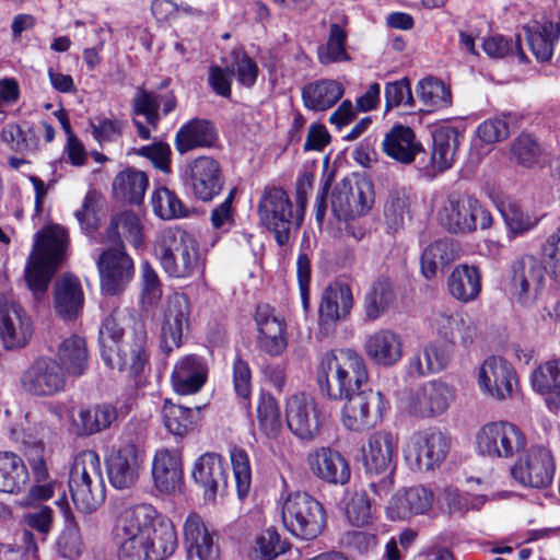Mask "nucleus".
<instances>
[{"mask_svg":"<svg viewBox=\"0 0 560 560\" xmlns=\"http://www.w3.org/2000/svg\"><path fill=\"white\" fill-rule=\"evenodd\" d=\"M368 380L369 371L363 355L351 348L326 352L316 369L320 393L334 400H342L362 390Z\"/></svg>","mask_w":560,"mask_h":560,"instance_id":"1","label":"nucleus"},{"mask_svg":"<svg viewBox=\"0 0 560 560\" xmlns=\"http://www.w3.org/2000/svg\"><path fill=\"white\" fill-rule=\"evenodd\" d=\"M154 256L164 272L175 279L201 273L203 260L196 238L179 228H166L155 237Z\"/></svg>","mask_w":560,"mask_h":560,"instance_id":"2","label":"nucleus"},{"mask_svg":"<svg viewBox=\"0 0 560 560\" xmlns=\"http://www.w3.org/2000/svg\"><path fill=\"white\" fill-rule=\"evenodd\" d=\"M68 233L59 225L35 235L33 250L25 266V280L36 299L45 294L55 272L62 264Z\"/></svg>","mask_w":560,"mask_h":560,"instance_id":"3","label":"nucleus"},{"mask_svg":"<svg viewBox=\"0 0 560 560\" xmlns=\"http://www.w3.org/2000/svg\"><path fill=\"white\" fill-rule=\"evenodd\" d=\"M68 483L78 511L89 514L103 503L105 485L100 457L94 451H83L74 457Z\"/></svg>","mask_w":560,"mask_h":560,"instance_id":"4","label":"nucleus"},{"mask_svg":"<svg viewBox=\"0 0 560 560\" xmlns=\"http://www.w3.org/2000/svg\"><path fill=\"white\" fill-rule=\"evenodd\" d=\"M257 211L260 223L273 233L279 246L287 245L303 222V212H293L289 195L280 187L265 188Z\"/></svg>","mask_w":560,"mask_h":560,"instance_id":"5","label":"nucleus"},{"mask_svg":"<svg viewBox=\"0 0 560 560\" xmlns=\"http://www.w3.org/2000/svg\"><path fill=\"white\" fill-rule=\"evenodd\" d=\"M281 516L287 530L302 540L315 539L326 523L323 505L306 492L290 493L282 504Z\"/></svg>","mask_w":560,"mask_h":560,"instance_id":"6","label":"nucleus"},{"mask_svg":"<svg viewBox=\"0 0 560 560\" xmlns=\"http://www.w3.org/2000/svg\"><path fill=\"white\" fill-rule=\"evenodd\" d=\"M396 450L397 439L388 431L372 433L362 446L365 471L370 475H384L378 483L371 482L370 485L371 490L378 497L385 495L390 491Z\"/></svg>","mask_w":560,"mask_h":560,"instance_id":"7","label":"nucleus"},{"mask_svg":"<svg viewBox=\"0 0 560 560\" xmlns=\"http://www.w3.org/2000/svg\"><path fill=\"white\" fill-rule=\"evenodd\" d=\"M448 438L435 428L413 432L405 442V460L413 470H433L446 458Z\"/></svg>","mask_w":560,"mask_h":560,"instance_id":"8","label":"nucleus"},{"mask_svg":"<svg viewBox=\"0 0 560 560\" xmlns=\"http://www.w3.org/2000/svg\"><path fill=\"white\" fill-rule=\"evenodd\" d=\"M439 221L451 233H469L490 228L492 217L476 198L451 195L439 211Z\"/></svg>","mask_w":560,"mask_h":560,"instance_id":"9","label":"nucleus"},{"mask_svg":"<svg viewBox=\"0 0 560 560\" xmlns=\"http://www.w3.org/2000/svg\"><path fill=\"white\" fill-rule=\"evenodd\" d=\"M476 445L482 456L510 459L525 450L526 436L511 422H490L478 431Z\"/></svg>","mask_w":560,"mask_h":560,"instance_id":"10","label":"nucleus"},{"mask_svg":"<svg viewBox=\"0 0 560 560\" xmlns=\"http://www.w3.org/2000/svg\"><path fill=\"white\" fill-rule=\"evenodd\" d=\"M375 194L372 182L360 177L354 182L342 179L331 194V211L338 220H351L370 212Z\"/></svg>","mask_w":560,"mask_h":560,"instance_id":"11","label":"nucleus"},{"mask_svg":"<svg viewBox=\"0 0 560 560\" xmlns=\"http://www.w3.org/2000/svg\"><path fill=\"white\" fill-rule=\"evenodd\" d=\"M342 423L350 431H364L376 427L386 409L385 397L381 392L362 389L343 397Z\"/></svg>","mask_w":560,"mask_h":560,"instance_id":"12","label":"nucleus"},{"mask_svg":"<svg viewBox=\"0 0 560 560\" xmlns=\"http://www.w3.org/2000/svg\"><path fill=\"white\" fill-rule=\"evenodd\" d=\"M102 360L112 370L127 371L132 377L140 375L149 362L148 335L144 326L135 325L130 340L115 349L103 350Z\"/></svg>","mask_w":560,"mask_h":560,"instance_id":"13","label":"nucleus"},{"mask_svg":"<svg viewBox=\"0 0 560 560\" xmlns=\"http://www.w3.org/2000/svg\"><path fill=\"white\" fill-rule=\"evenodd\" d=\"M512 478L523 487L544 489L555 476V463L550 451L532 446L510 468Z\"/></svg>","mask_w":560,"mask_h":560,"instance_id":"14","label":"nucleus"},{"mask_svg":"<svg viewBox=\"0 0 560 560\" xmlns=\"http://www.w3.org/2000/svg\"><path fill=\"white\" fill-rule=\"evenodd\" d=\"M184 182L198 200L208 202L221 192L224 186V176L220 163L215 159L201 155L185 166Z\"/></svg>","mask_w":560,"mask_h":560,"instance_id":"15","label":"nucleus"},{"mask_svg":"<svg viewBox=\"0 0 560 560\" xmlns=\"http://www.w3.org/2000/svg\"><path fill=\"white\" fill-rule=\"evenodd\" d=\"M285 418L289 430L301 441H314L320 432V410L314 398L304 393L287 400Z\"/></svg>","mask_w":560,"mask_h":560,"instance_id":"16","label":"nucleus"},{"mask_svg":"<svg viewBox=\"0 0 560 560\" xmlns=\"http://www.w3.org/2000/svg\"><path fill=\"white\" fill-rule=\"evenodd\" d=\"M478 383L481 389L498 400L514 396L517 376L512 364L499 355L488 357L479 369Z\"/></svg>","mask_w":560,"mask_h":560,"instance_id":"17","label":"nucleus"},{"mask_svg":"<svg viewBox=\"0 0 560 560\" xmlns=\"http://www.w3.org/2000/svg\"><path fill=\"white\" fill-rule=\"evenodd\" d=\"M191 305L185 293L171 294L163 310L161 324V347L170 353L182 343L184 331L189 327Z\"/></svg>","mask_w":560,"mask_h":560,"instance_id":"18","label":"nucleus"},{"mask_svg":"<svg viewBox=\"0 0 560 560\" xmlns=\"http://www.w3.org/2000/svg\"><path fill=\"white\" fill-rule=\"evenodd\" d=\"M545 268L533 255H523L511 265V291L518 302L528 304L540 294L545 284Z\"/></svg>","mask_w":560,"mask_h":560,"instance_id":"19","label":"nucleus"},{"mask_svg":"<svg viewBox=\"0 0 560 560\" xmlns=\"http://www.w3.org/2000/svg\"><path fill=\"white\" fill-rule=\"evenodd\" d=\"M66 372L59 363L50 358H40L22 374L21 384L25 392L44 397L65 389Z\"/></svg>","mask_w":560,"mask_h":560,"instance_id":"20","label":"nucleus"},{"mask_svg":"<svg viewBox=\"0 0 560 560\" xmlns=\"http://www.w3.org/2000/svg\"><path fill=\"white\" fill-rule=\"evenodd\" d=\"M143 457V452L133 442H127L113 450L106 457L110 485L119 490L130 489L139 478Z\"/></svg>","mask_w":560,"mask_h":560,"instance_id":"21","label":"nucleus"},{"mask_svg":"<svg viewBox=\"0 0 560 560\" xmlns=\"http://www.w3.org/2000/svg\"><path fill=\"white\" fill-rule=\"evenodd\" d=\"M147 509L135 506L122 512L116 525V536L120 540L119 560H150L149 549L140 535V523L145 518Z\"/></svg>","mask_w":560,"mask_h":560,"instance_id":"22","label":"nucleus"},{"mask_svg":"<svg viewBox=\"0 0 560 560\" xmlns=\"http://www.w3.org/2000/svg\"><path fill=\"white\" fill-rule=\"evenodd\" d=\"M101 288L106 294L120 292L133 276V261L119 244L117 247L103 252L97 260Z\"/></svg>","mask_w":560,"mask_h":560,"instance_id":"23","label":"nucleus"},{"mask_svg":"<svg viewBox=\"0 0 560 560\" xmlns=\"http://www.w3.org/2000/svg\"><path fill=\"white\" fill-rule=\"evenodd\" d=\"M454 396V389L446 383L430 381L410 395L407 409L417 418H434L448 409Z\"/></svg>","mask_w":560,"mask_h":560,"instance_id":"24","label":"nucleus"},{"mask_svg":"<svg viewBox=\"0 0 560 560\" xmlns=\"http://www.w3.org/2000/svg\"><path fill=\"white\" fill-rule=\"evenodd\" d=\"M145 508L147 515L139 522L141 537L149 549L150 560H164L170 557L177 547V534L168 520L154 518V510L150 505Z\"/></svg>","mask_w":560,"mask_h":560,"instance_id":"25","label":"nucleus"},{"mask_svg":"<svg viewBox=\"0 0 560 560\" xmlns=\"http://www.w3.org/2000/svg\"><path fill=\"white\" fill-rule=\"evenodd\" d=\"M34 332L27 312L16 303L0 305V340L8 350L25 347Z\"/></svg>","mask_w":560,"mask_h":560,"instance_id":"26","label":"nucleus"},{"mask_svg":"<svg viewBox=\"0 0 560 560\" xmlns=\"http://www.w3.org/2000/svg\"><path fill=\"white\" fill-rule=\"evenodd\" d=\"M311 472L319 480L345 486L351 478V468L346 457L331 447H317L306 456Z\"/></svg>","mask_w":560,"mask_h":560,"instance_id":"27","label":"nucleus"},{"mask_svg":"<svg viewBox=\"0 0 560 560\" xmlns=\"http://www.w3.org/2000/svg\"><path fill=\"white\" fill-rule=\"evenodd\" d=\"M460 133L455 127L442 126L432 135L433 149L428 163L419 162V170L427 176H435L448 170L455 160Z\"/></svg>","mask_w":560,"mask_h":560,"instance_id":"28","label":"nucleus"},{"mask_svg":"<svg viewBox=\"0 0 560 560\" xmlns=\"http://www.w3.org/2000/svg\"><path fill=\"white\" fill-rule=\"evenodd\" d=\"M255 322L258 329L259 349L271 357L280 355L287 347L284 322L268 304L257 306Z\"/></svg>","mask_w":560,"mask_h":560,"instance_id":"29","label":"nucleus"},{"mask_svg":"<svg viewBox=\"0 0 560 560\" xmlns=\"http://www.w3.org/2000/svg\"><path fill=\"white\" fill-rule=\"evenodd\" d=\"M353 305V296L350 288L342 284L328 285L319 304V329L325 335H330L337 322L346 317Z\"/></svg>","mask_w":560,"mask_h":560,"instance_id":"30","label":"nucleus"},{"mask_svg":"<svg viewBox=\"0 0 560 560\" xmlns=\"http://www.w3.org/2000/svg\"><path fill=\"white\" fill-rule=\"evenodd\" d=\"M184 545L187 556L201 560H219L220 549L214 541V533L196 513H190L184 522Z\"/></svg>","mask_w":560,"mask_h":560,"instance_id":"31","label":"nucleus"},{"mask_svg":"<svg viewBox=\"0 0 560 560\" xmlns=\"http://www.w3.org/2000/svg\"><path fill=\"white\" fill-rule=\"evenodd\" d=\"M364 351L376 365L390 368L397 364L404 354L401 336L388 328H382L366 336Z\"/></svg>","mask_w":560,"mask_h":560,"instance_id":"32","label":"nucleus"},{"mask_svg":"<svg viewBox=\"0 0 560 560\" xmlns=\"http://www.w3.org/2000/svg\"><path fill=\"white\" fill-rule=\"evenodd\" d=\"M208 378L206 360L197 354H187L174 365L171 382L174 390L179 395L198 393Z\"/></svg>","mask_w":560,"mask_h":560,"instance_id":"33","label":"nucleus"},{"mask_svg":"<svg viewBox=\"0 0 560 560\" xmlns=\"http://www.w3.org/2000/svg\"><path fill=\"white\" fill-rule=\"evenodd\" d=\"M152 476L156 489L162 493H175L183 483L180 453L162 448L155 452L152 460Z\"/></svg>","mask_w":560,"mask_h":560,"instance_id":"34","label":"nucleus"},{"mask_svg":"<svg viewBox=\"0 0 560 560\" xmlns=\"http://www.w3.org/2000/svg\"><path fill=\"white\" fill-rule=\"evenodd\" d=\"M191 475L195 482L203 488L208 499H214L215 494L228 486L225 464L217 453H206L199 456L195 462Z\"/></svg>","mask_w":560,"mask_h":560,"instance_id":"35","label":"nucleus"},{"mask_svg":"<svg viewBox=\"0 0 560 560\" xmlns=\"http://www.w3.org/2000/svg\"><path fill=\"white\" fill-rule=\"evenodd\" d=\"M382 148L388 158L401 164H410L417 155L424 153V149L417 140L413 130L404 125H395L385 133Z\"/></svg>","mask_w":560,"mask_h":560,"instance_id":"36","label":"nucleus"},{"mask_svg":"<svg viewBox=\"0 0 560 560\" xmlns=\"http://www.w3.org/2000/svg\"><path fill=\"white\" fill-rule=\"evenodd\" d=\"M433 502V493L421 486L411 487L397 493L388 508L392 520H407L413 515L425 514Z\"/></svg>","mask_w":560,"mask_h":560,"instance_id":"37","label":"nucleus"},{"mask_svg":"<svg viewBox=\"0 0 560 560\" xmlns=\"http://www.w3.org/2000/svg\"><path fill=\"white\" fill-rule=\"evenodd\" d=\"M215 140L217 132L211 121L192 118L176 132L175 148L184 154L196 148H209Z\"/></svg>","mask_w":560,"mask_h":560,"instance_id":"38","label":"nucleus"},{"mask_svg":"<svg viewBox=\"0 0 560 560\" xmlns=\"http://www.w3.org/2000/svg\"><path fill=\"white\" fill-rule=\"evenodd\" d=\"M84 296L78 278L65 275L55 282V310L65 319L75 318L82 311Z\"/></svg>","mask_w":560,"mask_h":560,"instance_id":"39","label":"nucleus"},{"mask_svg":"<svg viewBox=\"0 0 560 560\" xmlns=\"http://www.w3.org/2000/svg\"><path fill=\"white\" fill-rule=\"evenodd\" d=\"M343 92L341 83L331 79H322L303 86L302 101L310 110L325 112L342 97Z\"/></svg>","mask_w":560,"mask_h":560,"instance_id":"40","label":"nucleus"},{"mask_svg":"<svg viewBox=\"0 0 560 560\" xmlns=\"http://www.w3.org/2000/svg\"><path fill=\"white\" fill-rule=\"evenodd\" d=\"M450 294L457 301L469 303L481 291V275L477 267L462 264L456 266L447 279Z\"/></svg>","mask_w":560,"mask_h":560,"instance_id":"41","label":"nucleus"},{"mask_svg":"<svg viewBox=\"0 0 560 560\" xmlns=\"http://www.w3.org/2000/svg\"><path fill=\"white\" fill-rule=\"evenodd\" d=\"M58 363L66 375L82 376L89 366V352L85 340L79 336L65 339L56 352Z\"/></svg>","mask_w":560,"mask_h":560,"instance_id":"42","label":"nucleus"},{"mask_svg":"<svg viewBox=\"0 0 560 560\" xmlns=\"http://www.w3.org/2000/svg\"><path fill=\"white\" fill-rule=\"evenodd\" d=\"M117 420V409L110 404H98L82 408L73 424L79 435H92L112 425Z\"/></svg>","mask_w":560,"mask_h":560,"instance_id":"43","label":"nucleus"},{"mask_svg":"<svg viewBox=\"0 0 560 560\" xmlns=\"http://www.w3.org/2000/svg\"><path fill=\"white\" fill-rule=\"evenodd\" d=\"M30 474L23 459L13 452H0V492L20 493Z\"/></svg>","mask_w":560,"mask_h":560,"instance_id":"44","label":"nucleus"},{"mask_svg":"<svg viewBox=\"0 0 560 560\" xmlns=\"http://www.w3.org/2000/svg\"><path fill=\"white\" fill-rule=\"evenodd\" d=\"M448 362V352L431 343L413 353L409 359L407 373L411 377L425 376L442 371Z\"/></svg>","mask_w":560,"mask_h":560,"instance_id":"45","label":"nucleus"},{"mask_svg":"<svg viewBox=\"0 0 560 560\" xmlns=\"http://www.w3.org/2000/svg\"><path fill=\"white\" fill-rule=\"evenodd\" d=\"M525 35L529 49L541 61L551 58L555 44L560 35V27L552 22L540 24L535 22L525 27Z\"/></svg>","mask_w":560,"mask_h":560,"instance_id":"46","label":"nucleus"},{"mask_svg":"<svg viewBox=\"0 0 560 560\" xmlns=\"http://www.w3.org/2000/svg\"><path fill=\"white\" fill-rule=\"evenodd\" d=\"M456 257L457 248L452 240H438L423 250L420 259L421 272L427 279H432L439 269L455 260Z\"/></svg>","mask_w":560,"mask_h":560,"instance_id":"47","label":"nucleus"},{"mask_svg":"<svg viewBox=\"0 0 560 560\" xmlns=\"http://www.w3.org/2000/svg\"><path fill=\"white\" fill-rule=\"evenodd\" d=\"M394 287L388 278L380 277L373 281L364 298V312L369 320L380 318L394 303Z\"/></svg>","mask_w":560,"mask_h":560,"instance_id":"48","label":"nucleus"},{"mask_svg":"<svg viewBox=\"0 0 560 560\" xmlns=\"http://www.w3.org/2000/svg\"><path fill=\"white\" fill-rule=\"evenodd\" d=\"M533 389L544 396L547 401H560V359L540 364L530 376Z\"/></svg>","mask_w":560,"mask_h":560,"instance_id":"49","label":"nucleus"},{"mask_svg":"<svg viewBox=\"0 0 560 560\" xmlns=\"http://www.w3.org/2000/svg\"><path fill=\"white\" fill-rule=\"evenodd\" d=\"M149 180L144 172L127 168L117 174L113 182L114 194L130 203H140L144 197Z\"/></svg>","mask_w":560,"mask_h":560,"instance_id":"50","label":"nucleus"},{"mask_svg":"<svg viewBox=\"0 0 560 560\" xmlns=\"http://www.w3.org/2000/svg\"><path fill=\"white\" fill-rule=\"evenodd\" d=\"M416 94L428 112L447 108L452 104L451 90L438 78L428 77L420 80L416 86Z\"/></svg>","mask_w":560,"mask_h":560,"instance_id":"51","label":"nucleus"},{"mask_svg":"<svg viewBox=\"0 0 560 560\" xmlns=\"http://www.w3.org/2000/svg\"><path fill=\"white\" fill-rule=\"evenodd\" d=\"M107 236L109 240H120L122 237L135 248H140L143 245V232L140 219L131 211H124L116 214L110 221Z\"/></svg>","mask_w":560,"mask_h":560,"instance_id":"52","label":"nucleus"},{"mask_svg":"<svg viewBox=\"0 0 560 560\" xmlns=\"http://www.w3.org/2000/svg\"><path fill=\"white\" fill-rule=\"evenodd\" d=\"M0 139L10 150L21 154L38 150L39 138L33 127L23 129L16 122H9L2 128Z\"/></svg>","mask_w":560,"mask_h":560,"instance_id":"53","label":"nucleus"},{"mask_svg":"<svg viewBox=\"0 0 560 560\" xmlns=\"http://www.w3.org/2000/svg\"><path fill=\"white\" fill-rule=\"evenodd\" d=\"M409 212V197L404 187H394L388 191L384 203V219L388 231L397 232L404 226Z\"/></svg>","mask_w":560,"mask_h":560,"instance_id":"54","label":"nucleus"},{"mask_svg":"<svg viewBox=\"0 0 560 560\" xmlns=\"http://www.w3.org/2000/svg\"><path fill=\"white\" fill-rule=\"evenodd\" d=\"M347 33L337 23L329 27L327 43L317 49L318 60L322 65L350 61L351 58L346 50Z\"/></svg>","mask_w":560,"mask_h":560,"instance_id":"55","label":"nucleus"},{"mask_svg":"<svg viewBox=\"0 0 560 560\" xmlns=\"http://www.w3.org/2000/svg\"><path fill=\"white\" fill-rule=\"evenodd\" d=\"M162 416L165 428L176 436L185 435L194 424V412L190 408L165 400Z\"/></svg>","mask_w":560,"mask_h":560,"instance_id":"56","label":"nucleus"},{"mask_svg":"<svg viewBox=\"0 0 560 560\" xmlns=\"http://www.w3.org/2000/svg\"><path fill=\"white\" fill-rule=\"evenodd\" d=\"M153 212L163 220L186 215V209L178 197L168 188L155 189L151 197Z\"/></svg>","mask_w":560,"mask_h":560,"instance_id":"57","label":"nucleus"},{"mask_svg":"<svg viewBox=\"0 0 560 560\" xmlns=\"http://www.w3.org/2000/svg\"><path fill=\"white\" fill-rule=\"evenodd\" d=\"M257 420L260 430L268 438H276L281 431L280 409L271 396H261L257 406Z\"/></svg>","mask_w":560,"mask_h":560,"instance_id":"58","label":"nucleus"},{"mask_svg":"<svg viewBox=\"0 0 560 560\" xmlns=\"http://www.w3.org/2000/svg\"><path fill=\"white\" fill-rule=\"evenodd\" d=\"M505 225L513 236L522 235L533 230L538 220L524 211L517 203L510 202L501 210Z\"/></svg>","mask_w":560,"mask_h":560,"instance_id":"59","label":"nucleus"},{"mask_svg":"<svg viewBox=\"0 0 560 560\" xmlns=\"http://www.w3.org/2000/svg\"><path fill=\"white\" fill-rule=\"evenodd\" d=\"M287 545L277 530L268 528L256 538V546L250 560H273L285 552Z\"/></svg>","mask_w":560,"mask_h":560,"instance_id":"60","label":"nucleus"},{"mask_svg":"<svg viewBox=\"0 0 560 560\" xmlns=\"http://www.w3.org/2000/svg\"><path fill=\"white\" fill-rule=\"evenodd\" d=\"M482 49L490 58H504L516 54L521 61L526 59L518 38L513 40L502 35H493L483 39Z\"/></svg>","mask_w":560,"mask_h":560,"instance_id":"61","label":"nucleus"},{"mask_svg":"<svg viewBox=\"0 0 560 560\" xmlns=\"http://www.w3.org/2000/svg\"><path fill=\"white\" fill-rule=\"evenodd\" d=\"M93 138L100 143L114 142L122 133L125 121L119 118L97 116L90 120Z\"/></svg>","mask_w":560,"mask_h":560,"instance_id":"62","label":"nucleus"},{"mask_svg":"<svg viewBox=\"0 0 560 560\" xmlns=\"http://www.w3.org/2000/svg\"><path fill=\"white\" fill-rule=\"evenodd\" d=\"M160 94L145 91L139 88L132 100V109L137 115H143L147 122L154 128L158 127L160 120Z\"/></svg>","mask_w":560,"mask_h":560,"instance_id":"63","label":"nucleus"},{"mask_svg":"<svg viewBox=\"0 0 560 560\" xmlns=\"http://www.w3.org/2000/svg\"><path fill=\"white\" fill-rule=\"evenodd\" d=\"M545 271L560 282V228L551 234L541 247Z\"/></svg>","mask_w":560,"mask_h":560,"instance_id":"64","label":"nucleus"}]
</instances>
